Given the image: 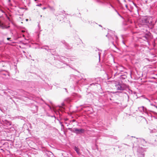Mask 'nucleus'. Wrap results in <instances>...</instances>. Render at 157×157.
I'll return each mask as SVG.
<instances>
[{"mask_svg":"<svg viewBox=\"0 0 157 157\" xmlns=\"http://www.w3.org/2000/svg\"><path fill=\"white\" fill-rule=\"evenodd\" d=\"M49 8L51 10H54V8L52 7H50L49 6Z\"/></svg>","mask_w":157,"mask_h":157,"instance_id":"nucleus-7","label":"nucleus"},{"mask_svg":"<svg viewBox=\"0 0 157 157\" xmlns=\"http://www.w3.org/2000/svg\"><path fill=\"white\" fill-rule=\"evenodd\" d=\"M28 19H26V20L27 21H28Z\"/></svg>","mask_w":157,"mask_h":157,"instance_id":"nucleus-16","label":"nucleus"},{"mask_svg":"<svg viewBox=\"0 0 157 157\" xmlns=\"http://www.w3.org/2000/svg\"><path fill=\"white\" fill-rule=\"evenodd\" d=\"M35 0V1H36L37 0Z\"/></svg>","mask_w":157,"mask_h":157,"instance_id":"nucleus-15","label":"nucleus"},{"mask_svg":"<svg viewBox=\"0 0 157 157\" xmlns=\"http://www.w3.org/2000/svg\"><path fill=\"white\" fill-rule=\"evenodd\" d=\"M117 13V14L119 15L120 16V14H119V13H118V12L117 11V10H116V9H115L114 10Z\"/></svg>","mask_w":157,"mask_h":157,"instance_id":"nucleus-9","label":"nucleus"},{"mask_svg":"<svg viewBox=\"0 0 157 157\" xmlns=\"http://www.w3.org/2000/svg\"><path fill=\"white\" fill-rule=\"evenodd\" d=\"M116 87L117 89L118 90H121V86L119 84H118L117 85H116Z\"/></svg>","mask_w":157,"mask_h":157,"instance_id":"nucleus-5","label":"nucleus"},{"mask_svg":"<svg viewBox=\"0 0 157 157\" xmlns=\"http://www.w3.org/2000/svg\"><path fill=\"white\" fill-rule=\"evenodd\" d=\"M9 27V26H7L6 25H4L3 24H2L0 21V28L2 29H4L6 28H7Z\"/></svg>","mask_w":157,"mask_h":157,"instance_id":"nucleus-4","label":"nucleus"},{"mask_svg":"<svg viewBox=\"0 0 157 157\" xmlns=\"http://www.w3.org/2000/svg\"><path fill=\"white\" fill-rule=\"evenodd\" d=\"M46 7H43V10H45V9H46Z\"/></svg>","mask_w":157,"mask_h":157,"instance_id":"nucleus-10","label":"nucleus"},{"mask_svg":"<svg viewBox=\"0 0 157 157\" xmlns=\"http://www.w3.org/2000/svg\"><path fill=\"white\" fill-rule=\"evenodd\" d=\"M41 6V4H37L36 5V6Z\"/></svg>","mask_w":157,"mask_h":157,"instance_id":"nucleus-8","label":"nucleus"},{"mask_svg":"<svg viewBox=\"0 0 157 157\" xmlns=\"http://www.w3.org/2000/svg\"><path fill=\"white\" fill-rule=\"evenodd\" d=\"M7 40H8V39H10V38H7Z\"/></svg>","mask_w":157,"mask_h":157,"instance_id":"nucleus-12","label":"nucleus"},{"mask_svg":"<svg viewBox=\"0 0 157 157\" xmlns=\"http://www.w3.org/2000/svg\"><path fill=\"white\" fill-rule=\"evenodd\" d=\"M106 36H108V38L110 39H117L118 38L117 36H115V35H114L113 36H110L109 33H108V35H106Z\"/></svg>","mask_w":157,"mask_h":157,"instance_id":"nucleus-3","label":"nucleus"},{"mask_svg":"<svg viewBox=\"0 0 157 157\" xmlns=\"http://www.w3.org/2000/svg\"><path fill=\"white\" fill-rule=\"evenodd\" d=\"M99 26H101H101L100 25H99Z\"/></svg>","mask_w":157,"mask_h":157,"instance_id":"nucleus-14","label":"nucleus"},{"mask_svg":"<svg viewBox=\"0 0 157 157\" xmlns=\"http://www.w3.org/2000/svg\"><path fill=\"white\" fill-rule=\"evenodd\" d=\"M25 32V31H24V30H22V32Z\"/></svg>","mask_w":157,"mask_h":157,"instance_id":"nucleus-13","label":"nucleus"},{"mask_svg":"<svg viewBox=\"0 0 157 157\" xmlns=\"http://www.w3.org/2000/svg\"><path fill=\"white\" fill-rule=\"evenodd\" d=\"M148 18H147V19H145L142 20V21H144L142 23V25H144L146 28L143 29L144 31L143 32L144 33V34L143 37H139L140 39H142L143 38H145L146 39H151L152 38V36L151 35V34L149 32H147V29H149L148 28V26L145 25V23H149L150 24L151 22V21L150 22L148 21Z\"/></svg>","mask_w":157,"mask_h":157,"instance_id":"nucleus-1","label":"nucleus"},{"mask_svg":"<svg viewBox=\"0 0 157 157\" xmlns=\"http://www.w3.org/2000/svg\"><path fill=\"white\" fill-rule=\"evenodd\" d=\"M74 131L77 133H80L84 132V130L82 129H78L77 128L74 129Z\"/></svg>","mask_w":157,"mask_h":157,"instance_id":"nucleus-2","label":"nucleus"},{"mask_svg":"<svg viewBox=\"0 0 157 157\" xmlns=\"http://www.w3.org/2000/svg\"><path fill=\"white\" fill-rule=\"evenodd\" d=\"M110 6H111V7H112L113 8H114L113 7V6L112 5H110Z\"/></svg>","mask_w":157,"mask_h":157,"instance_id":"nucleus-11","label":"nucleus"},{"mask_svg":"<svg viewBox=\"0 0 157 157\" xmlns=\"http://www.w3.org/2000/svg\"><path fill=\"white\" fill-rule=\"evenodd\" d=\"M74 150L76 151L77 153L78 154L79 153V149L76 147H75L74 148Z\"/></svg>","mask_w":157,"mask_h":157,"instance_id":"nucleus-6","label":"nucleus"}]
</instances>
